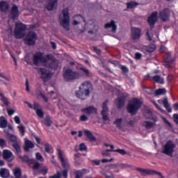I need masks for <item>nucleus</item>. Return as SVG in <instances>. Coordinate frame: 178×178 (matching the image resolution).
<instances>
[{
	"label": "nucleus",
	"instance_id": "1",
	"mask_svg": "<svg viewBox=\"0 0 178 178\" xmlns=\"http://www.w3.org/2000/svg\"><path fill=\"white\" fill-rule=\"evenodd\" d=\"M92 90V84L90 81H85L81 83L79 88V90L75 91V95L79 99H87V97H90Z\"/></svg>",
	"mask_w": 178,
	"mask_h": 178
},
{
	"label": "nucleus",
	"instance_id": "2",
	"mask_svg": "<svg viewBox=\"0 0 178 178\" xmlns=\"http://www.w3.org/2000/svg\"><path fill=\"white\" fill-rule=\"evenodd\" d=\"M48 60H52V55L47 54L42 51H36L33 55V63L35 66H39L40 63H47Z\"/></svg>",
	"mask_w": 178,
	"mask_h": 178
},
{
	"label": "nucleus",
	"instance_id": "3",
	"mask_svg": "<svg viewBox=\"0 0 178 178\" xmlns=\"http://www.w3.org/2000/svg\"><path fill=\"white\" fill-rule=\"evenodd\" d=\"M141 105H143L141 100L137 98H134L129 102L127 106V111L128 113L131 115V116L137 115V112H138L140 108H141Z\"/></svg>",
	"mask_w": 178,
	"mask_h": 178
},
{
	"label": "nucleus",
	"instance_id": "4",
	"mask_svg": "<svg viewBox=\"0 0 178 178\" xmlns=\"http://www.w3.org/2000/svg\"><path fill=\"white\" fill-rule=\"evenodd\" d=\"M128 168L131 169V170H136L137 172H139V173H140V176H147V175H158L160 177L163 178V175H162L161 172L154 170L144 169L130 164L128 165Z\"/></svg>",
	"mask_w": 178,
	"mask_h": 178
},
{
	"label": "nucleus",
	"instance_id": "5",
	"mask_svg": "<svg viewBox=\"0 0 178 178\" xmlns=\"http://www.w3.org/2000/svg\"><path fill=\"white\" fill-rule=\"evenodd\" d=\"M26 30H27V25L19 22L16 24L14 34L15 38H23L26 35Z\"/></svg>",
	"mask_w": 178,
	"mask_h": 178
},
{
	"label": "nucleus",
	"instance_id": "6",
	"mask_svg": "<svg viewBox=\"0 0 178 178\" xmlns=\"http://www.w3.org/2000/svg\"><path fill=\"white\" fill-rule=\"evenodd\" d=\"M63 77L65 81H73V80H77V79H80V73L74 72L70 68H67L64 72Z\"/></svg>",
	"mask_w": 178,
	"mask_h": 178
},
{
	"label": "nucleus",
	"instance_id": "7",
	"mask_svg": "<svg viewBox=\"0 0 178 178\" xmlns=\"http://www.w3.org/2000/svg\"><path fill=\"white\" fill-rule=\"evenodd\" d=\"M62 13L63 15V18L60 19V24L65 30H69L70 22V17L69 16V8H66L63 9Z\"/></svg>",
	"mask_w": 178,
	"mask_h": 178
},
{
	"label": "nucleus",
	"instance_id": "8",
	"mask_svg": "<svg viewBox=\"0 0 178 178\" xmlns=\"http://www.w3.org/2000/svg\"><path fill=\"white\" fill-rule=\"evenodd\" d=\"M176 145L172 140H168L164 145L163 148L162 153L170 156V155H173V152H175V147Z\"/></svg>",
	"mask_w": 178,
	"mask_h": 178
},
{
	"label": "nucleus",
	"instance_id": "9",
	"mask_svg": "<svg viewBox=\"0 0 178 178\" xmlns=\"http://www.w3.org/2000/svg\"><path fill=\"white\" fill-rule=\"evenodd\" d=\"M37 38H38V36L35 32H29L28 33L24 41L27 45H29L31 47H34V45H35Z\"/></svg>",
	"mask_w": 178,
	"mask_h": 178
},
{
	"label": "nucleus",
	"instance_id": "10",
	"mask_svg": "<svg viewBox=\"0 0 178 178\" xmlns=\"http://www.w3.org/2000/svg\"><path fill=\"white\" fill-rule=\"evenodd\" d=\"M57 152L58 155V159L61 163V166H63L64 170L69 171V169H70V164H69V160L63 157V154H62V150H60V149H57Z\"/></svg>",
	"mask_w": 178,
	"mask_h": 178
},
{
	"label": "nucleus",
	"instance_id": "11",
	"mask_svg": "<svg viewBox=\"0 0 178 178\" xmlns=\"http://www.w3.org/2000/svg\"><path fill=\"white\" fill-rule=\"evenodd\" d=\"M38 73L40 74V79L43 80L44 83H47L52 77L51 72H48L46 68H38Z\"/></svg>",
	"mask_w": 178,
	"mask_h": 178
},
{
	"label": "nucleus",
	"instance_id": "12",
	"mask_svg": "<svg viewBox=\"0 0 178 178\" xmlns=\"http://www.w3.org/2000/svg\"><path fill=\"white\" fill-rule=\"evenodd\" d=\"M158 21V12H153L147 19V23L150 26V30H153L155 27V23Z\"/></svg>",
	"mask_w": 178,
	"mask_h": 178
},
{
	"label": "nucleus",
	"instance_id": "13",
	"mask_svg": "<svg viewBox=\"0 0 178 178\" xmlns=\"http://www.w3.org/2000/svg\"><path fill=\"white\" fill-rule=\"evenodd\" d=\"M159 17L162 22H168L170 17V9L164 8L159 13Z\"/></svg>",
	"mask_w": 178,
	"mask_h": 178
},
{
	"label": "nucleus",
	"instance_id": "14",
	"mask_svg": "<svg viewBox=\"0 0 178 178\" xmlns=\"http://www.w3.org/2000/svg\"><path fill=\"white\" fill-rule=\"evenodd\" d=\"M108 99H106L102 104V120L104 122H106V120H109V117L108 116V114L106 112H108L109 108H108Z\"/></svg>",
	"mask_w": 178,
	"mask_h": 178
},
{
	"label": "nucleus",
	"instance_id": "15",
	"mask_svg": "<svg viewBox=\"0 0 178 178\" xmlns=\"http://www.w3.org/2000/svg\"><path fill=\"white\" fill-rule=\"evenodd\" d=\"M81 112L88 115H97V113H98V109L94 107V106H89L86 108H81Z\"/></svg>",
	"mask_w": 178,
	"mask_h": 178
},
{
	"label": "nucleus",
	"instance_id": "16",
	"mask_svg": "<svg viewBox=\"0 0 178 178\" xmlns=\"http://www.w3.org/2000/svg\"><path fill=\"white\" fill-rule=\"evenodd\" d=\"M3 158L5 159V161H7V162H12L15 160L13 153L12 151L8 149H4L3 151Z\"/></svg>",
	"mask_w": 178,
	"mask_h": 178
},
{
	"label": "nucleus",
	"instance_id": "17",
	"mask_svg": "<svg viewBox=\"0 0 178 178\" xmlns=\"http://www.w3.org/2000/svg\"><path fill=\"white\" fill-rule=\"evenodd\" d=\"M19 17V7L13 5L10 12V18L12 20H16Z\"/></svg>",
	"mask_w": 178,
	"mask_h": 178
},
{
	"label": "nucleus",
	"instance_id": "18",
	"mask_svg": "<svg viewBox=\"0 0 178 178\" xmlns=\"http://www.w3.org/2000/svg\"><path fill=\"white\" fill-rule=\"evenodd\" d=\"M172 63H173V59H172V54L170 53L166 54V57L164 58L163 65L168 69L172 67Z\"/></svg>",
	"mask_w": 178,
	"mask_h": 178
},
{
	"label": "nucleus",
	"instance_id": "19",
	"mask_svg": "<svg viewBox=\"0 0 178 178\" xmlns=\"http://www.w3.org/2000/svg\"><path fill=\"white\" fill-rule=\"evenodd\" d=\"M141 37V29L139 28L131 29V38L134 40H140Z\"/></svg>",
	"mask_w": 178,
	"mask_h": 178
},
{
	"label": "nucleus",
	"instance_id": "20",
	"mask_svg": "<svg viewBox=\"0 0 178 178\" xmlns=\"http://www.w3.org/2000/svg\"><path fill=\"white\" fill-rule=\"evenodd\" d=\"M116 106L118 109H122L124 108V104H126V97L121 96L118 97L115 101Z\"/></svg>",
	"mask_w": 178,
	"mask_h": 178
},
{
	"label": "nucleus",
	"instance_id": "21",
	"mask_svg": "<svg viewBox=\"0 0 178 178\" xmlns=\"http://www.w3.org/2000/svg\"><path fill=\"white\" fill-rule=\"evenodd\" d=\"M59 0H53L52 1H49L47 4L45 5V8L49 10V12H52L58 8V2Z\"/></svg>",
	"mask_w": 178,
	"mask_h": 178
},
{
	"label": "nucleus",
	"instance_id": "22",
	"mask_svg": "<svg viewBox=\"0 0 178 178\" xmlns=\"http://www.w3.org/2000/svg\"><path fill=\"white\" fill-rule=\"evenodd\" d=\"M19 159H21L22 162L23 163H27V165H33L34 163V159H30L29 155H19Z\"/></svg>",
	"mask_w": 178,
	"mask_h": 178
},
{
	"label": "nucleus",
	"instance_id": "23",
	"mask_svg": "<svg viewBox=\"0 0 178 178\" xmlns=\"http://www.w3.org/2000/svg\"><path fill=\"white\" fill-rule=\"evenodd\" d=\"M84 135L88 138L90 141H97V138L94 136L92 132L88 129L83 130Z\"/></svg>",
	"mask_w": 178,
	"mask_h": 178
},
{
	"label": "nucleus",
	"instance_id": "24",
	"mask_svg": "<svg viewBox=\"0 0 178 178\" xmlns=\"http://www.w3.org/2000/svg\"><path fill=\"white\" fill-rule=\"evenodd\" d=\"M104 27L105 29H112V33H116V30H118V26H116L113 20H111L110 23L106 24Z\"/></svg>",
	"mask_w": 178,
	"mask_h": 178
},
{
	"label": "nucleus",
	"instance_id": "25",
	"mask_svg": "<svg viewBox=\"0 0 178 178\" xmlns=\"http://www.w3.org/2000/svg\"><path fill=\"white\" fill-rule=\"evenodd\" d=\"M9 3L8 1H0V12H8L9 10Z\"/></svg>",
	"mask_w": 178,
	"mask_h": 178
},
{
	"label": "nucleus",
	"instance_id": "26",
	"mask_svg": "<svg viewBox=\"0 0 178 178\" xmlns=\"http://www.w3.org/2000/svg\"><path fill=\"white\" fill-rule=\"evenodd\" d=\"M35 145L33 142H31V140H25V146L24 147V151H26V152H29V151H30V148L33 149L34 148Z\"/></svg>",
	"mask_w": 178,
	"mask_h": 178
},
{
	"label": "nucleus",
	"instance_id": "27",
	"mask_svg": "<svg viewBox=\"0 0 178 178\" xmlns=\"http://www.w3.org/2000/svg\"><path fill=\"white\" fill-rule=\"evenodd\" d=\"M52 58L53 57H51L52 62L49 64V67L50 69L56 70L58 69V67H59V62L58 61V60H56V58Z\"/></svg>",
	"mask_w": 178,
	"mask_h": 178
},
{
	"label": "nucleus",
	"instance_id": "28",
	"mask_svg": "<svg viewBox=\"0 0 178 178\" xmlns=\"http://www.w3.org/2000/svg\"><path fill=\"white\" fill-rule=\"evenodd\" d=\"M0 176L2 178H8L9 176H10V172H9V170L6 168H1L0 169Z\"/></svg>",
	"mask_w": 178,
	"mask_h": 178
},
{
	"label": "nucleus",
	"instance_id": "29",
	"mask_svg": "<svg viewBox=\"0 0 178 178\" xmlns=\"http://www.w3.org/2000/svg\"><path fill=\"white\" fill-rule=\"evenodd\" d=\"M163 105L164 108H165V109L168 112V113H172V107L170 106V104H169V102L168 101V98H165L163 100Z\"/></svg>",
	"mask_w": 178,
	"mask_h": 178
},
{
	"label": "nucleus",
	"instance_id": "30",
	"mask_svg": "<svg viewBox=\"0 0 178 178\" xmlns=\"http://www.w3.org/2000/svg\"><path fill=\"white\" fill-rule=\"evenodd\" d=\"M42 123L47 127H51V126H52V120H51V117L49 115L46 116L42 121Z\"/></svg>",
	"mask_w": 178,
	"mask_h": 178
},
{
	"label": "nucleus",
	"instance_id": "31",
	"mask_svg": "<svg viewBox=\"0 0 178 178\" xmlns=\"http://www.w3.org/2000/svg\"><path fill=\"white\" fill-rule=\"evenodd\" d=\"M152 79L156 83H159V84H165V79H163V78L161 77L159 75H155L152 76Z\"/></svg>",
	"mask_w": 178,
	"mask_h": 178
},
{
	"label": "nucleus",
	"instance_id": "32",
	"mask_svg": "<svg viewBox=\"0 0 178 178\" xmlns=\"http://www.w3.org/2000/svg\"><path fill=\"white\" fill-rule=\"evenodd\" d=\"M0 127L1 129H6L8 127V120L3 116L0 117Z\"/></svg>",
	"mask_w": 178,
	"mask_h": 178
},
{
	"label": "nucleus",
	"instance_id": "33",
	"mask_svg": "<svg viewBox=\"0 0 178 178\" xmlns=\"http://www.w3.org/2000/svg\"><path fill=\"white\" fill-rule=\"evenodd\" d=\"M75 17H77L80 21L79 22L77 20H74L73 21L74 26H77V24H80L81 22H83V23H86V18H84V17H83L81 15H77L75 16Z\"/></svg>",
	"mask_w": 178,
	"mask_h": 178
},
{
	"label": "nucleus",
	"instance_id": "34",
	"mask_svg": "<svg viewBox=\"0 0 178 178\" xmlns=\"http://www.w3.org/2000/svg\"><path fill=\"white\" fill-rule=\"evenodd\" d=\"M7 138L10 141V143H13V144H15L16 143H19L17 141V137H16V136L13 134H8Z\"/></svg>",
	"mask_w": 178,
	"mask_h": 178
},
{
	"label": "nucleus",
	"instance_id": "35",
	"mask_svg": "<svg viewBox=\"0 0 178 178\" xmlns=\"http://www.w3.org/2000/svg\"><path fill=\"white\" fill-rule=\"evenodd\" d=\"M145 118H146V119H150L151 120H153V122H158V118H152V112H151L149 111H147L145 113Z\"/></svg>",
	"mask_w": 178,
	"mask_h": 178
},
{
	"label": "nucleus",
	"instance_id": "36",
	"mask_svg": "<svg viewBox=\"0 0 178 178\" xmlns=\"http://www.w3.org/2000/svg\"><path fill=\"white\" fill-rule=\"evenodd\" d=\"M127 9H134L136 6H138V3L136 1H128L127 3Z\"/></svg>",
	"mask_w": 178,
	"mask_h": 178
},
{
	"label": "nucleus",
	"instance_id": "37",
	"mask_svg": "<svg viewBox=\"0 0 178 178\" xmlns=\"http://www.w3.org/2000/svg\"><path fill=\"white\" fill-rule=\"evenodd\" d=\"M0 97L1 101H2L5 106H9V99L5 97V95L3 93L0 92Z\"/></svg>",
	"mask_w": 178,
	"mask_h": 178
},
{
	"label": "nucleus",
	"instance_id": "38",
	"mask_svg": "<svg viewBox=\"0 0 178 178\" xmlns=\"http://www.w3.org/2000/svg\"><path fill=\"white\" fill-rule=\"evenodd\" d=\"M155 49H156V46L155 44H150L145 47L146 51H145V54L146 52H148L149 54H152V52H154Z\"/></svg>",
	"mask_w": 178,
	"mask_h": 178
},
{
	"label": "nucleus",
	"instance_id": "39",
	"mask_svg": "<svg viewBox=\"0 0 178 178\" xmlns=\"http://www.w3.org/2000/svg\"><path fill=\"white\" fill-rule=\"evenodd\" d=\"M143 126L145 127V129H147V130H149L155 126V123L149 122V121H145L143 122Z\"/></svg>",
	"mask_w": 178,
	"mask_h": 178
},
{
	"label": "nucleus",
	"instance_id": "40",
	"mask_svg": "<svg viewBox=\"0 0 178 178\" xmlns=\"http://www.w3.org/2000/svg\"><path fill=\"white\" fill-rule=\"evenodd\" d=\"M12 147L15 149L17 154H21L22 153V149L20 148V143L19 142H17L16 143H13L12 145Z\"/></svg>",
	"mask_w": 178,
	"mask_h": 178
},
{
	"label": "nucleus",
	"instance_id": "41",
	"mask_svg": "<svg viewBox=\"0 0 178 178\" xmlns=\"http://www.w3.org/2000/svg\"><path fill=\"white\" fill-rule=\"evenodd\" d=\"M165 94H166V89L165 88H159L155 91L156 97H158V95H165Z\"/></svg>",
	"mask_w": 178,
	"mask_h": 178
},
{
	"label": "nucleus",
	"instance_id": "42",
	"mask_svg": "<svg viewBox=\"0 0 178 178\" xmlns=\"http://www.w3.org/2000/svg\"><path fill=\"white\" fill-rule=\"evenodd\" d=\"M44 151L47 154H52V152H54V149H52V147H51V145H49V143L44 144Z\"/></svg>",
	"mask_w": 178,
	"mask_h": 178
},
{
	"label": "nucleus",
	"instance_id": "43",
	"mask_svg": "<svg viewBox=\"0 0 178 178\" xmlns=\"http://www.w3.org/2000/svg\"><path fill=\"white\" fill-rule=\"evenodd\" d=\"M122 122H123V119L118 118L115 120V121L113 122V124H115L118 129H122Z\"/></svg>",
	"mask_w": 178,
	"mask_h": 178
},
{
	"label": "nucleus",
	"instance_id": "44",
	"mask_svg": "<svg viewBox=\"0 0 178 178\" xmlns=\"http://www.w3.org/2000/svg\"><path fill=\"white\" fill-rule=\"evenodd\" d=\"M14 176L15 178H21L22 177V170L20 168H16L14 170Z\"/></svg>",
	"mask_w": 178,
	"mask_h": 178
},
{
	"label": "nucleus",
	"instance_id": "45",
	"mask_svg": "<svg viewBox=\"0 0 178 178\" xmlns=\"http://www.w3.org/2000/svg\"><path fill=\"white\" fill-rule=\"evenodd\" d=\"M143 91H145V92H146L149 95H152V92H154V89H152V88L144 87L143 88Z\"/></svg>",
	"mask_w": 178,
	"mask_h": 178
},
{
	"label": "nucleus",
	"instance_id": "46",
	"mask_svg": "<svg viewBox=\"0 0 178 178\" xmlns=\"http://www.w3.org/2000/svg\"><path fill=\"white\" fill-rule=\"evenodd\" d=\"M79 70H81L85 73V74L87 76V77H90V70H88L86 67H81L79 68Z\"/></svg>",
	"mask_w": 178,
	"mask_h": 178
},
{
	"label": "nucleus",
	"instance_id": "47",
	"mask_svg": "<svg viewBox=\"0 0 178 178\" xmlns=\"http://www.w3.org/2000/svg\"><path fill=\"white\" fill-rule=\"evenodd\" d=\"M36 115L38 116V118L42 119V118H44V111H42V109H38L36 111Z\"/></svg>",
	"mask_w": 178,
	"mask_h": 178
},
{
	"label": "nucleus",
	"instance_id": "48",
	"mask_svg": "<svg viewBox=\"0 0 178 178\" xmlns=\"http://www.w3.org/2000/svg\"><path fill=\"white\" fill-rule=\"evenodd\" d=\"M35 156L38 161H40V162H44V157H42V155H41V153L37 152L35 154Z\"/></svg>",
	"mask_w": 178,
	"mask_h": 178
},
{
	"label": "nucleus",
	"instance_id": "49",
	"mask_svg": "<svg viewBox=\"0 0 178 178\" xmlns=\"http://www.w3.org/2000/svg\"><path fill=\"white\" fill-rule=\"evenodd\" d=\"M75 178L83 177V172L81 170H76L74 172Z\"/></svg>",
	"mask_w": 178,
	"mask_h": 178
},
{
	"label": "nucleus",
	"instance_id": "50",
	"mask_svg": "<svg viewBox=\"0 0 178 178\" xmlns=\"http://www.w3.org/2000/svg\"><path fill=\"white\" fill-rule=\"evenodd\" d=\"M49 178H62V172H60V171H57L56 174L50 176Z\"/></svg>",
	"mask_w": 178,
	"mask_h": 178
},
{
	"label": "nucleus",
	"instance_id": "51",
	"mask_svg": "<svg viewBox=\"0 0 178 178\" xmlns=\"http://www.w3.org/2000/svg\"><path fill=\"white\" fill-rule=\"evenodd\" d=\"M90 162L92 166H99L101 165V160H92Z\"/></svg>",
	"mask_w": 178,
	"mask_h": 178
},
{
	"label": "nucleus",
	"instance_id": "52",
	"mask_svg": "<svg viewBox=\"0 0 178 178\" xmlns=\"http://www.w3.org/2000/svg\"><path fill=\"white\" fill-rule=\"evenodd\" d=\"M115 152L120 154V155H127V152L123 149H115Z\"/></svg>",
	"mask_w": 178,
	"mask_h": 178
},
{
	"label": "nucleus",
	"instance_id": "53",
	"mask_svg": "<svg viewBox=\"0 0 178 178\" xmlns=\"http://www.w3.org/2000/svg\"><path fill=\"white\" fill-rule=\"evenodd\" d=\"M6 145V140H5L3 138H0V147H1V148H5Z\"/></svg>",
	"mask_w": 178,
	"mask_h": 178
},
{
	"label": "nucleus",
	"instance_id": "54",
	"mask_svg": "<svg viewBox=\"0 0 178 178\" xmlns=\"http://www.w3.org/2000/svg\"><path fill=\"white\" fill-rule=\"evenodd\" d=\"M79 151H87V146L84 143L79 145Z\"/></svg>",
	"mask_w": 178,
	"mask_h": 178
},
{
	"label": "nucleus",
	"instance_id": "55",
	"mask_svg": "<svg viewBox=\"0 0 178 178\" xmlns=\"http://www.w3.org/2000/svg\"><path fill=\"white\" fill-rule=\"evenodd\" d=\"M79 120L81 122H87V120H88V117H87L86 115H82L80 116Z\"/></svg>",
	"mask_w": 178,
	"mask_h": 178
},
{
	"label": "nucleus",
	"instance_id": "56",
	"mask_svg": "<svg viewBox=\"0 0 178 178\" xmlns=\"http://www.w3.org/2000/svg\"><path fill=\"white\" fill-rule=\"evenodd\" d=\"M0 77H1V79H4L6 81H10V77H6L3 72L0 73Z\"/></svg>",
	"mask_w": 178,
	"mask_h": 178
},
{
	"label": "nucleus",
	"instance_id": "57",
	"mask_svg": "<svg viewBox=\"0 0 178 178\" xmlns=\"http://www.w3.org/2000/svg\"><path fill=\"white\" fill-rule=\"evenodd\" d=\"M109 152H111V149H106V151H103L102 152V155L103 156H109Z\"/></svg>",
	"mask_w": 178,
	"mask_h": 178
},
{
	"label": "nucleus",
	"instance_id": "58",
	"mask_svg": "<svg viewBox=\"0 0 178 178\" xmlns=\"http://www.w3.org/2000/svg\"><path fill=\"white\" fill-rule=\"evenodd\" d=\"M118 166L120 168V169H127L129 168V164L120 163L118 165Z\"/></svg>",
	"mask_w": 178,
	"mask_h": 178
},
{
	"label": "nucleus",
	"instance_id": "59",
	"mask_svg": "<svg viewBox=\"0 0 178 178\" xmlns=\"http://www.w3.org/2000/svg\"><path fill=\"white\" fill-rule=\"evenodd\" d=\"M120 69L123 73H129V68H127V67L122 65Z\"/></svg>",
	"mask_w": 178,
	"mask_h": 178
},
{
	"label": "nucleus",
	"instance_id": "60",
	"mask_svg": "<svg viewBox=\"0 0 178 178\" xmlns=\"http://www.w3.org/2000/svg\"><path fill=\"white\" fill-rule=\"evenodd\" d=\"M118 166V165L117 163H114L106 165V168H108L109 169H116Z\"/></svg>",
	"mask_w": 178,
	"mask_h": 178
},
{
	"label": "nucleus",
	"instance_id": "61",
	"mask_svg": "<svg viewBox=\"0 0 178 178\" xmlns=\"http://www.w3.org/2000/svg\"><path fill=\"white\" fill-rule=\"evenodd\" d=\"M61 176H63L64 178H67L68 176V170H63L61 172Z\"/></svg>",
	"mask_w": 178,
	"mask_h": 178
},
{
	"label": "nucleus",
	"instance_id": "62",
	"mask_svg": "<svg viewBox=\"0 0 178 178\" xmlns=\"http://www.w3.org/2000/svg\"><path fill=\"white\" fill-rule=\"evenodd\" d=\"M104 176L106 178H115V177L113 176V174H112V172L105 173Z\"/></svg>",
	"mask_w": 178,
	"mask_h": 178
},
{
	"label": "nucleus",
	"instance_id": "63",
	"mask_svg": "<svg viewBox=\"0 0 178 178\" xmlns=\"http://www.w3.org/2000/svg\"><path fill=\"white\" fill-rule=\"evenodd\" d=\"M104 176L106 178H115V177L113 176V174H112V172L105 173Z\"/></svg>",
	"mask_w": 178,
	"mask_h": 178
},
{
	"label": "nucleus",
	"instance_id": "64",
	"mask_svg": "<svg viewBox=\"0 0 178 178\" xmlns=\"http://www.w3.org/2000/svg\"><path fill=\"white\" fill-rule=\"evenodd\" d=\"M173 119H174L175 123H176L177 124H178V114H177V113H175V114L173 115Z\"/></svg>",
	"mask_w": 178,
	"mask_h": 178
}]
</instances>
